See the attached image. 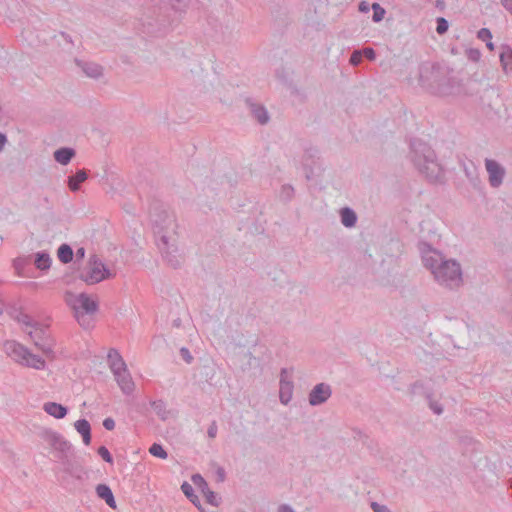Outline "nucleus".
<instances>
[{
	"label": "nucleus",
	"mask_w": 512,
	"mask_h": 512,
	"mask_svg": "<svg viewBox=\"0 0 512 512\" xmlns=\"http://www.w3.org/2000/svg\"><path fill=\"white\" fill-rule=\"evenodd\" d=\"M419 83L429 93L449 96L459 91L460 81L445 64L424 62L419 66Z\"/></svg>",
	"instance_id": "1"
},
{
	"label": "nucleus",
	"mask_w": 512,
	"mask_h": 512,
	"mask_svg": "<svg viewBox=\"0 0 512 512\" xmlns=\"http://www.w3.org/2000/svg\"><path fill=\"white\" fill-rule=\"evenodd\" d=\"M410 158L417 170L425 175L431 183L441 181L443 171L437 161L435 151L421 139L413 138L410 141Z\"/></svg>",
	"instance_id": "2"
},
{
	"label": "nucleus",
	"mask_w": 512,
	"mask_h": 512,
	"mask_svg": "<svg viewBox=\"0 0 512 512\" xmlns=\"http://www.w3.org/2000/svg\"><path fill=\"white\" fill-rule=\"evenodd\" d=\"M427 269L431 271L440 285L447 288H458L463 283L462 269L455 259H445L442 255L439 261L433 263V267Z\"/></svg>",
	"instance_id": "3"
},
{
	"label": "nucleus",
	"mask_w": 512,
	"mask_h": 512,
	"mask_svg": "<svg viewBox=\"0 0 512 512\" xmlns=\"http://www.w3.org/2000/svg\"><path fill=\"white\" fill-rule=\"evenodd\" d=\"M78 324L84 329L94 326L92 316L99 310V302L86 292L79 293L74 301H67Z\"/></svg>",
	"instance_id": "4"
},
{
	"label": "nucleus",
	"mask_w": 512,
	"mask_h": 512,
	"mask_svg": "<svg viewBox=\"0 0 512 512\" xmlns=\"http://www.w3.org/2000/svg\"><path fill=\"white\" fill-rule=\"evenodd\" d=\"M41 438L46 441L57 452V458L64 465V471L77 479H81L80 475H76L72 469L70 454L73 450L72 444L67 441L60 433L52 429H44L40 433Z\"/></svg>",
	"instance_id": "5"
},
{
	"label": "nucleus",
	"mask_w": 512,
	"mask_h": 512,
	"mask_svg": "<svg viewBox=\"0 0 512 512\" xmlns=\"http://www.w3.org/2000/svg\"><path fill=\"white\" fill-rule=\"evenodd\" d=\"M149 214L156 239L159 238L161 234H167L170 228L173 229L175 217L161 201L153 200L151 202Z\"/></svg>",
	"instance_id": "6"
},
{
	"label": "nucleus",
	"mask_w": 512,
	"mask_h": 512,
	"mask_svg": "<svg viewBox=\"0 0 512 512\" xmlns=\"http://www.w3.org/2000/svg\"><path fill=\"white\" fill-rule=\"evenodd\" d=\"M113 276L110 269L97 255L90 256L88 267L80 272L79 279L88 285L97 284Z\"/></svg>",
	"instance_id": "7"
},
{
	"label": "nucleus",
	"mask_w": 512,
	"mask_h": 512,
	"mask_svg": "<svg viewBox=\"0 0 512 512\" xmlns=\"http://www.w3.org/2000/svg\"><path fill=\"white\" fill-rule=\"evenodd\" d=\"M156 244L162 254V257L167 261V263L172 268H178L180 266V261L177 255L178 249L173 243H170L168 235L161 234V236L156 239Z\"/></svg>",
	"instance_id": "8"
},
{
	"label": "nucleus",
	"mask_w": 512,
	"mask_h": 512,
	"mask_svg": "<svg viewBox=\"0 0 512 512\" xmlns=\"http://www.w3.org/2000/svg\"><path fill=\"white\" fill-rule=\"evenodd\" d=\"M29 336L33 339L34 344L45 355L53 353V340L51 339L48 329L39 323L33 331L29 332Z\"/></svg>",
	"instance_id": "9"
},
{
	"label": "nucleus",
	"mask_w": 512,
	"mask_h": 512,
	"mask_svg": "<svg viewBox=\"0 0 512 512\" xmlns=\"http://www.w3.org/2000/svg\"><path fill=\"white\" fill-rule=\"evenodd\" d=\"M485 167L488 173L489 184L493 188L502 185L506 171L505 168L494 159H485Z\"/></svg>",
	"instance_id": "10"
},
{
	"label": "nucleus",
	"mask_w": 512,
	"mask_h": 512,
	"mask_svg": "<svg viewBox=\"0 0 512 512\" xmlns=\"http://www.w3.org/2000/svg\"><path fill=\"white\" fill-rule=\"evenodd\" d=\"M332 395V388L329 384L321 382L316 384L308 394V402L311 406H320L328 401Z\"/></svg>",
	"instance_id": "11"
},
{
	"label": "nucleus",
	"mask_w": 512,
	"mask_h": 512,
	"mask_svg": "<svg viewBox=\"0 0 512 512\" xmlns=\"http://www.w3.org/2000/svg\"><path fill=\"white\" fill-rule=\"evenodd\" d=\"M417 248L426 268L433 267V263L439 261L440 257L443 255L427 241H419Z\"/></svg>",
	"instance_id": "12"
},
{
	"label": "nucleus",
	"mask_w": 512,
	"mask_h": 512,
	"mask_svg": "<svg viewBox=\"0 0 512 512\" xmlns=\"http://www.w3.org/2000/svg\"><path fill=\"white\" fill-rule=\"evenodd\" d=\"M421 392L427 399L428 406L432 410V412L436 415H441L444 410L442 404L432 398V393L430 391L425 390L424 384L421 381H416L410 385L411 394L415 395Z\"/></svg>",
	"instance_id": "13"
},
{
	"label": "nucleus",
	"mask_w": 512,
	"mask_h": 512,
	"mask_svg": "<svg viewBox=\"0 0 512 512\" xmlns=\"http://www.w3.org/2000/svg\"><path fill=\"white\" fill-rule=\"evenodd\" d=\"M5 353L14 361L23 364L29 349L15 340H7L3 345Z\"/></svg>",
	"instance_id": "14"
},
{
	"label": "nucleus",
	"mask_w": 512,
	"mask_h": 512,
	"mask_svg": "<svg viewBox=\"0 0 512 512\" xmlns=\"http://www.w3.org/2000/svg\"><path fill=\"white\" fill-rule=\"evenodd\" d=\"M245 103L249 109L252 117L258 121L259 124L265 125L269 122L270 116L263 104L254 101L252 98H246Z\"/></svg>",
	"instance_id": "15"
},
{
	"label": "nucleus",
	"mask_w": 512,
	"mask_h": 512,
	"mask_svg": "<svg viewBox=\"0 0 512 512\" xmlns=\"http://www.w3.org/2000/svg\"><path fill=\"white\" fill-rule=\"evenodd\" d=\"M112 373L123 394H132L135 388V384L132 380L130 372L127 369V366L125 367V369H121Z\"/></svg>",
	"instance_id": "16"
},
{
	"label": "nucleus",
	"mask_w": 512,
	"mask_h": 512,
	"mask_svg": "<svg viewBox=\"0 0 512 512\" xmlns=\"http://www.w3.org/2000/svg\"><path fill=\"white\" fill-rule=\"evenodd\" d=\"M74 62L87 77L98 79L103 74L102 66L97 63L84 61L78 58H75Z\"/></svg>",
	"instance_id": "17"
},
{
	"label": "nucleus",
	"mask_w": 512,
	"mask_h": 512,
	"mask_svg": "<svg viewBox=\"0 0 512 512\" xmlns=\"http://www.w3.org/2000/svg\"><path fill=\"white\" fill-rule=\"evenodd\" d=\"M286 372V368L281 369L279 400L283 405L291 401L294 388L293 382L284 378Z\"/></svg>",
	"instance_id": "18"
},
{
	"label": "nucleus",
	"mask_w": 512,
	"mask_h": 512,
	"mask_svg": "<svg viewBox=\"0 0 512 512\" xmlns=\"http://www.w3.org/2000/svg\"><path fill=\"white\" fill-rule=\"evenodd\" d=\"M96 495L103 500L111 509L117 508V503L111 487L106 483H100L95 487Z\"/></svg>",
	"instance_id": "19"
},
{
	"label": "nucleus",
	"mask_w": 512,
	"mask_h": 512,
	"mask_svg": "<svg viewBox=\"0 0 512 512\" xmlns=\"http://www.w3.org/2000/svg\"><path fill=\"white\" fill-rule=\"evenodd\" d=\"M34 265L42 273L50 270L52 265V258L48 251L41 250L34 254Z\"/></svg>",
	"instance_id": "20"
},
{
	"label": "nucleus",
	"mask_w": 512,
	"mask_h": 512,
	"mask_svg": "<svg viewBox=\"0 0 512 512\" xmlns=\"http://www.w3.org/2000/svg\"><path fill=\"white\" fill-rule=\"evenodd\" d=\"M43 410L50 416L56 419H63L69 412L67 406L57 402H46L43 405Z\"/></svg>",
	"instance_id": "21"
},
{
	"label": "nucleus",
	"mask_w": 512,
	"mask_h": 512,
	"mask_svg": "<svg viewBox=\"0 0 512 512\" xmlns=\"http://www.w3.org/2000/svg\"><path fill=\"white\" fill-rule=\"evenodd\" d=\"M339 216H340L341 224L344 227L353 228L356 226L357 221H358V216L352 208H350L348 206L341 208L339 210Z\"/></svg>",
	"instance_id": "22"
},
{
	"label": "nucleus",
	"mask_w": 512,
	"mask_h": 512,
	"mask_svg": "<svg viewBox=\"0 0 512 512\" xmlns=\"http://www.w3.org/2000/svg\"><path fill=\"white\" fill-rule=\"evenodd\" d=\"M76 431L82 436L83 443L89 445L91 443V425L85 418L78 419L74 423Z\"/></svg>",
	"instance_id": "23"
},
{
	"label": "nucleus",
	"mask_w": 512,
	"mask_h": 512,
	"mask_svg": "<svg viewBox=\"0 0 512 512\" xmlns=\"http://www.w3.org/2000/svg\"><path fill=\"white\" fill-rule=\"evenodd\" d=\"M499 59L504 73H510L512 71V48L509 45L503 44L501 46Z\"/></svg>",
	"instance_id": "24"
},
{
	"label": "nucleus",
	"mask_w": 512,
	"mask_h": 512,
	"mask_svg": "<svg viewBox=\"0 0 512 512\" xmlns=\"http://www.w3.org/2000/svg\"><path fill=\"white\" fill-rule=\"evenodd\" d=\"M181 491L186 498L195 506L200 512H206L203 508L199 496L195 493L194 488L187 481L181 484Z\"/></svg>",
	"instance_id": "25"
},
{
	"label": "nucleus",
	"mask_w": 512,
	"mask_h": 512,
	"mask_svg": "<svg viewBox=\"0 0 512 512\" xmlns=\"http://www.w3.org/2000/svg\"><path fill=\"white\" fill-rule=\"evenodd\" d=\"M88 178V173L85 169L77 170L75 174L70 175L67 179L68 187L72 192L80 190L81 184Z\"/></svg>",
	"instance_id": "26"
},
{
	"label": "nucleus",
	"mask_w": 512,
	"mask_h": 512,
	"mask_svg": "<svg viewBox=\"0 0 512 512\" xmlns=\"http://www.w3.org/2000/svg\"><path fill=\"white\" fill-rule=\"evenodd\" d=\"M108 363L112 372H116L121 369H125L127 366L118 350L112 348L108 352Z\"/></svg>",
	"instance_id": "27"
},
{
	"label": "nucleus",
	"mask_w": 512,
	"mask_h": 512,
	"mask_svg": "<svg viewBox=\"0 0 512 512\" xmlns=\"http://www.w3.org/2000/svg\"><path fill=\"white\" fill-rule=\"evenodd\" d=\"M76 152L71 147H60L54 152V159L61 165H67L70 163Z\"/></svg>",
	"instance_id": "28"
},
{
	"label": "nucleus",
	"mask_w": 512,
	"mask_h": 512,
	"mask_svg": "<svg viewBox=\"0 0 512 512\" xmlns=\"http://www.w3.org/2000/svg\"><path fill=\"white\" fill-rule=\"evenodd\" d=\"M461 165L465 176L473 185L479 182L478 168L472 160L463 161Z\"/></svg>",
	"instance_id": "29"
},
{
	"label": "nucleus",
	"mask_w": 512,
	"mask_h": 512,
	"mask_svg": "<svg viewBox=\"0 0 512 512\" xmlns=\"http://www.w3.org/2000/svg\"><path fill=\"white\" fill-rule=\"evenodd\" d=\"M22 365L30 367V368H34L37 370H43L46 367V362L41 356L33 354L29 350L28 355H26V358Z\"/></svg>",
	"instance_id": "30"
},
{
	"label": "nucleus",
	"mask_w": 512,
	"mask_h": 512,
	"mask_svg": "<svg viewBox=\"0 0 512 512\" xmlns=\"http://www.w3.org/2000/svg\"><path fill=\"white\" fill-rule=\"evenodd\" d=\"M57 257L61 263L68 264L73 261L74 251L69 244L63 243L57 249Z\"/></svg>",
	"instance_id": "31"
},
{
	"label": "nucleus",
	"mask_w": 512,
	"mask_h": 512,
	"mask_svg": "<svg viewBox=\"0 0 512 512\" xmlns=\"http://www.w3.org/2000/svg\"><path fill=\"white\" fill-rule=\"evenodd\" d=\"M319 158V150L315 147L306 148L303 154V166L306 170L312 172V165L315 164V159Z\"/></svg>",
	"instance_id": "32"
},
{
	"label": "nucleus",
	"mask_w": 512,
	"mask_h": 512,
	"mask_svg": "<svg viewBox=\"0 0 512 512\" xmlns=\"http://www.w3.org/2000/svg\"><path fill=\"white\" fill-rule=\"evenodd\" d=\"M149 453L159 459H167L168 458V452L165 450L162 444L160 443H153L149 448Z\"/></svg>",
	"instance_id": "33"
},
{
	"label": "nucleus",
	"mask_w": 512,
	"mask_h": 512,
	"mask_svg": "<svg viewBox=\"0 0 512 512\" xmlns=\"http://www.w3.org/2000/svg\"><path fill=\"white\" fill-rule=\"evenodd\" d=\"M30 263V260L28 257H17L13 260L12 266L16 272L17 275L21 276L23 274V271L25 267Z\"/></svg>",
	"instance_id": "34"
},
{
	"label": "nucleus",
	"mask_w": 512,
	"mask_h": 512,
	"mask_svg": "<svg viewBox=\"0 0 512 512\" xmlns=\"http://www.w3.org/2000/svg\"><path fill=\"white\" fill-rule=\"evenodd\" d=\"M295 190L292 185L284 184L281 186L279 198L284 202H289L294 197Z\"/></svg>",
	"instance_id": "35"
},
{
	"label": "nucleus",
	"mask_w": 512,
	"mask_h": 512,
	"mask_svg": "<svg viewBox=\"0 0 512 512\" xmlns=\"http://www.w3.org/2000/svg\"><path fill=\"white\" fill-rule=\"evenodd\" d=\"M372 12V21L375 23L382 21L386 14V10L379 3L372 4Z\"/></svg>",
	"instance_id": "36"
},
{
	"label": "nucleus",
	"mask_w": 512,
	"mask_h": 512,
	"mask_svg": "<svg viewBox=\"0 0 512 512\" xmlns=\"http://www.w3.org/2000/svg\"><path fill=\"white\" fill-rule=\"evenodd\" d=\"M201 491L204 494L207 503L215 507L219 506L220 501L218 495L214 491L210 490L208 485L207 488H202Z\"/></svg>",
	"instance_id": "37"
},
{
	"label": "nucleus",
	"mask_w": 512,
	"mask_h": 512,
	"mask_svg": "<svg viewBox=\"0 0 512 512\" xmlns=\"http://www.w3.org/2000/svg\"><path fill=\"white\" fill-rule=\"evenodd\" d=\"M449 29V22L444 17L436 18V32L439 35H444Z\"/></svg>",
	"instance_id": "38"
},
{
	"label": "nucleus",
	"mask_w": 512,
	"mask_h": 512,
	"mask_svg": "<svg viewBox=\"0 0 512 512\" xmlns=\"http://www.w3.org/2000/svg\"><path fill=\"white\" fill-rule=\"evenodd\" d=\"M97 453L106 463L113 464V456L106 446L102 445L98 447Z\"/></svg>",
	"instance_id": "39"
},
{
	"label": "nucleus",
	"mask_w": 512,
	"mask_h": 512,
	"mask_svg": "<svg viewBox=\"0 0 512 512\" xmlns=\"http://www.w3.org/2000/svg\"><path fill=\"white\" fill-rule=\"evenodd\" d=\"M18 321L22 324H24L27 327L35 328L36 326H39V322L34 321L28 314L26 313H20L18 316Z\"/></svg>",
	"instance_id": "40"
},
{
	"label": "nucleus",
	"mask_w": 512,
	"mask_h": 512,
	"mask_svg": "<svg viewBox=\"0 0 512 512\" xmlns=\"http://www.w3.org/2000/svg\"><path fill=\"white\" fill-rule=\"evenodd\" d=\"M482 53L478 48H468L466 50V57L471 62H479L481 59Z\"/></svg>",
	"instance_id": "41"
},
{
	"label": "nucleus",
	"mask_w": 512,
	"mask_h": 512,
	"mask_svg": "<svg viewBox=\"0 0 512 512\" xmlns=\"http://www.w3.org/2000/svg\"><path fill=\"white\" fill-rule=\"evenodd\" d=\"M359 51L360 54H362L363 58L365 57L370 61H374L376 59V51L370 46L359 49Z\"/></svg>",
	"instance_id": "42"
},
{
	"label": "nucleus",
	"mask_w": 512,
	"mask_h": 512,
	"mask_svg": "<svg viewBox=\"0 0 512 512\" xmlns=\"http://www.w3.org/2000/svg\"><path fill=\"white\" fill-rule=\"evenodd\" d=\"M363 56L360 54L359 49L354 50L349 58V64L352 66H358L362 63Z\"/></svg>",
	"instance_id": "43"
},
{
	"label": "nucleus",
	"mask_w": 512,
	"mask_h": 512,
	"mask_svg": "<svg viewBox=\"0 0 512 512\" xmlns=\"http://www.w3.org/2000/svg\"><path fill=\"white\" fill-rule=\"evenodd\" d=\"M492 32L490 31L489 28H481L478 32H477V38L481 41H488V40H492Z\"/></svg>",
	"instance_id": "44"
},
{
	"label": "nucleus",
	"mask_w": 512,
	"mask_h": 512,
	"mask_svg": "<svg viewBox=\"0 0 512 512\" xmlns=\"http://www.w3.org/2000/svg\"><path fill=\"white\" fill-rule=\"evenodd\" d=\"M191 480L200 489L207 488L208 483L200 474H193Z\"/></svg>",
	"instance_id": "45"
},
{
	"label": "nucleus",
	"mask_w": 512,
	"mask_h": 512,
	"mask_svg": "<svg viewBox=\"0 0 512 512\" xmlns=\"http://www.w3.org/2000/svg\"><path fill=\"white\" fill-rule=\"evenodd\" d=\"M179 354L181 356V358L187 363V364H191L192 361H193V356L190 352V350L187 348V347H182L179 351Z\"/></svg>",
	"instance_id": "46"
},
{
	"label": "nucleus",
	"mask_w": 512,
	"mask_h": 512,
	"mask_svg": "<svg viewBox=\"0 0 512 512\" xmlns=\"http://www.w3.org/2000/svg\"><path fill=\"white\" fill-rule=\"evenodd\" d=\"M218 426L217 422L213 420L207 429V435L209 438L214 439L217 436Z\"/></svg>",
	"instance_id": "47"
},
{
	"label": "nucleus",
	"mask_w": 512,
	"mask_h": 512,
	"mask_svg": "<svg viewBox=\"0 0 512 512\" xmlns=\"http://www.w3.org/2000/svg\"><path fill=\"white\" fill-rule=\"evenodd\" d=\"M371 507L374 512H391V510L382 504H379L377 502H372Z\"/></svg>",
	"instance_id": "48"
},
{
	"label": "nucleus",
	"mask_w": 512,
	"mask_h": 512,
	"mask_svg": "<svg viewBox=\"0 0 512 512\" xmlns=\"http://www.w3.org/2000/svg\"><path fill=\"white\" fill-rule=\"evenodd\" d=\"M103 427L106 429V430H113L115 428V421L113 418L111 417H107L103 420Z\"/></svg>",
	"instance_id": "49"
},
{
	"label": "nucleus",
	"mask_w": 512,
	"mask_h": 512,
	"mask_svg": "<svg viewBox=\"0 0 512 512\" xmlns=\"http://www.w3.org/2000/svg\"><path fill=\"white\" fill-rule=\"evenodd\" d=\"M59 36L64 40V42L67 44V45H70L71 47L74 45L73 43V40H72V37L70 34L64 32V31H60L59 32Z\"/></svg>",
	"instance_id": "50"
},
{
	"label": "nucleus",
	"mask_w": 512,
	"mask_h": 512,
	"mask_svg": "<svg viewBox=\"0 0 512 512\" xmlns=\"http://www.w3.org/2000/svg\"><path fill=\"white\" fill-rule=\"evenodd\" d=\"M8 142L7 135L3 132H0V152L4 150L6 143Z\"/></svg>",
	"instance_id": "51"
},
{
	"label": "nucleus",
	"mask_w": 512,
	"mask_h": 512,
	"mask_svg": "<svg viewBox=\"0 0 512 512\" xmlns=\"http://www.w3.org/2000/svg\"><path fill=\"white\" fill-rule=\"evenodd\" d=\"M501 5L512 14V0H500Z\"/></svg>",
	"instance_id": "52"
},
{
	"label": "nucleus",
	"mask_w": 512,
	"mask_h": 512,
	"mask_svg": "<svg viewBox=\"0 0 512 512\" xmlns=\"http://www.w3.org/2000/svg\"><path fill=\"white\" fill-rule=\"evenodd\" d=\"M278 512H296V511L288 504H281L278 507Z\"/></svg>",
	"instance_id": "53"
},
{
	"label": "nucleus",
	"mask_w": 512,
	"mask_h": 512,
	"mask_svg": "<svg viewBox=\"0 0 512 512\" xmlns=\"http://www.w3.org/2000/svg\"><path fill=\"white\" fill-rule=\"evenodd\" d=\"M216 474L220 481H224L226 473L223 467H219L216 471Z\"/></svg>",
	"instance_id": "54"
},
{
	"label": "nucleus",
	"mask_w": 512,
	"mask_h": 512,
	"mask_svg": "<svg viewBox=\"0 0 512 512\" xmlns=\"http://www.w3.org/2000/svg\"><path fill=\"white\" fill-rule=\"evenodd\" d=\"M164 402L159 400V401H156V402H153V407L154 409L157 411V413L159 414L161 409L164 407Z\"/></svg>",
	"instance_id": "55"
},
{
	"label": "nucleus",
	"mask_w": 512,
	"mask_h": 512,
	"mask_svg": "<svg viewBox=\"0 0 512 512\" xmlns=\"http://www.w3.org/2000/svg\"><path fill=\"white\" fill-rule=\"evenodd\" d=\"M435 7L439 9L440 11H443L446 7V3L444 0H436L435 1Z\"/></svg>",
	"instance_id": "56"
},
{
	"label": "nucleus",
	"mask_w": 512,
	"mask_h": 512,
	"mask_svg": "<svg viewBox=\"0 0 512 512\" xmlns=\"http://www.w3.org/2000/svg\"><path fill=\"white\" fill-rule=\"evenodd\" d=\"M76 258L77 259H83L85 257V248L80 247L76 250Z\"/></svg>",
	"instance_id": "57"
},
{
	"label": "nucleus",
	"mask_w": 512,
	"mask_h": 512,
	"mask_svg": "<svg viewBox=\"0 0 512 512\" xmlns=\"http://www.w3.org/2000/svg\"><path fill=\"white\" fill-rule=\"evenodd\" d=\"M359 10L361 12H368L369 11V6H368V3L365 2V1H362L360 4H359Z\"/></svg>",
	"instance_id": "58"
},
{
	"label": "nucleus",
	"mask_w": 512,
	"mask_h": 512,
	"mask_svg": "<svg viewBox=\"0 0 512 512\" xmlns=\"http://www.w3.org/2000/svg\"><path fill=\"white\" fill-rule=\"evenodd\" d=\"M485 43H486V47L489 51L495 50V44L491 40H488Z\"/></svg>",
	"instance_id": "59"
},
{
	"label": "nucleus",
	"mask_w": 512,
	"mask_h": 512,
	"mask_svg": "<svg viewBox=\"0 0 512 512\" xmlns=\"http://www.w3.org/2000/svg\"><path fill=\"white\" fill-rule=\"evenodd\" d=\"M3 313V310L0 308V315Z\"/></svg>",
	"instance_id": "60"
}]
</instances>
